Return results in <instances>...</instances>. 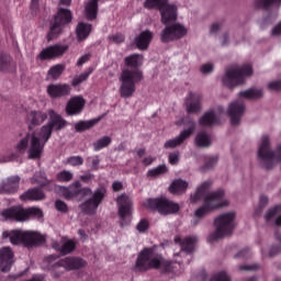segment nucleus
Here are the masks:
<instances>
[{"label": "nucleus", "mask_w": 281, "mask_h": 281, "mask_svg": "<svg viewBox=\"0 0 281 281\" xmlns=\"http://www.w3.org/2000/svg\"><path fill=\"white\" fill-rule=\"evenodd\" d=\"M49 121L40 128V132L26 133L15 145V151L24 155L27 151L30 159H41L45 145L54 131L59 132L67 125L66 120L54 110L48 111Z\"/></svg>", "instance_id": "f257e3e1"}, {"label": "nucleus", "mask_w": 281, "mask_h": 281, "mask_svg": "<svg viewBox=\"0 0 281 281\" xmlns=\"http://www.w3.org/2000/svg\"><path fill=\"white\" fill-rule=\"evenodd\" d=\"M212 188V181L206 180L202 182L194 193L190 196V202L192 204L199 203V201L203 200V204L198 207L193 213L192 225L198 226L201 223V220L205 218L207 215L212 214L214 211L227 209L231 204L229 199L227 198V193L225 190L220 189L217 191H213L207 193Z\"/></svg>", "instance_id": "f03ea898"}, {"label": "nucleus", "mask_w": 281, "mask_h": 281, "mask_svg": "<svg viewBox=\"0 0 281 281\" xmlns=\"http://www.w3.org/2000/svg\"><path fill=\"white\" fill-rule=\"evenodd\" d=\"M151 269H159L165 273L179 274V271L172 266V261L164 259L161 255L156 254L151 248H145L137 256L135 270L145 272Z\"/></svg>", "instance_id": "7ed1b4c3"}, {"label": "nucleus", "mask_w": 281, "mask_h": 281, "mask_svg": "<svg viewBox=\"0 0 281 281\" xmlns=\"http://www.w3.org/2000/svg\"><path fill=\"white\" fill-rule=\"evenodd\" d=\"M270 137L265 134L261 136L258 144L257 158L260 166L266 170H272L278 165H281V143H278L273 150H270Z\"/></svg>", "instance_id": "20e7f679"}, {"label": "nucleus", "mask_w": 281, "mask_h": 281, "mask_svg": "<svg viewBox=\"0 0 281 281\" xmlns=\"http://www.w3.org/2000/svg\"><path fill=\"white\" fill-rule=\"evenodd\" d=\"M237 213L227 211L218 214L214 220L215 231L207 236V243L214 244L229 237L236 227Z\"/></svg>", "instance_id": "39448f33"}, {"label": "nucleus", "mask_w": 281, "mask_h": 281, "mask_svg": "<svg viewBox=\"0 0 281 281\" xmlns=\"http://www.w3.org/2000/svg\"><path fill=\"white\" fill-rule=\"evenodd\" d=\"M144 76L139 69L122 68L119 81V93L122 99H131L136 93V83L142 82Z\"/></svg>", "instance_id": "423d86ee"}, {"label": "nucleus", "mask_w": 281, "mask_h": 281, "mask_svg": "<svg viewBox=\"0 0 281 281\" xmlns=\"http://www.w3.org/2000/svg\"><path fill=\"white\" fill-rule=\"evenodd\" d=\"M254 70L250 65L231 66L222 77V82L226 89L234 90L239 85H244L246 78H250Z\"/></svg>", "instance_id": "0eeeda50"}, {"label": "nucleus", "mask_w": 281, "mask_h": 281, "mask_svg": "<svg viewBox=\"0 0 281 281\" xmlns=\"http://www.w3.org/2000/svg\"><path fill=\"white\" fill-rule=\"evenodd\" d=\"M1 217L4 221L25 222L31 216L41 220L44 217V213L40 207L33 206L24 210L22 206H12L1 211Z\"/></svg>", "instance_id": "6e6552de"}, {"label": "nucleus", "mask_w": 281, "mask_h": 281, "mask_svg": "<svg viewBox=\"0 0 281 281\" xmlns=\"http://www.w3.org/2000/svg\"><path fill=\"white\" fill-rule=\"evenodd\" d=\"M146 8H158L161 14V23L170 25L177 21V5L168 3V0H146Z\"/></svg>", "instance_id": "1a4fd4ad"}, {"label": "nucleus", "mask_w": 281, "mask_h": 281, "mask_svg": "<svg viewBox=\"0 0 281 281\" xmlns=\"http://www.w3.org/2000/svg\"><path fill=\"white\" fill-rule=\"evenodd\" d=\"M144 207L157 211L160 215H172L179 212V203L166 198L148 199L144 202Z\"/></svg>", "instance_id": "9d476101"}, {"label": "nucleus", "mask_w": 281, "mask_h": 281, "mask_svg": "<svg viewBox=\"0 0 281 281\" xmlns=\"http://www.w3.org/2000/svg\"><path fill=\"white\" fill-rule=\"evenodd\" d=\"M184 125L186 127L183 128V131L180 132L178 136L165 143L164 145L165 149H172L181 146L184 140L192 137L194 132H196V122H194V120L188 119Z\"/></svg>", "instance_id": "9b49d317"}, {"label": "nucleus", "mask_w": 281, "mask_h": 281, "mask_svg": "<svg viewBox=\"0 0 281 281\" xmlns=\"http://www.w3.org/2000/svg\"><path fill=\"white\" fill-rule=\"evenodd\" d=\"M188 34V29L181 23L167 24L165 30L160 34L162 43H170V41H179Z\"/></svg>", "instance_id": "f8f14e48"}, {"label": "nucleus", "mask_w": 281, "mask_h": 281, "mask_svg": "<svg viewBox=\"0 0 281 281\" xmlns=\"http://www.w3.org/2000/svg\"><path fill=\"white\" fill-rule=\"evenodd\" d=\"M71 19V12L69 10L60 9L50 26V31L47 35L48 41H53V38H56L57 35L61 34L64 25L70 23Z\"/></svg>", "instance_id": "ddd939ff"}, {"label": "nucleus", "mask_w": 281, "mask_h": 281, "mask_svg": "<svg viewBox=\"0 0 281 281\" xmlns=\"http://www.w3.org/2000/svg\"><path fill=\"white\" fill-rule=\"evenodd\" d=\"M58 193L67 200H71L75 198H83L92 194V190L90 188H81L80 181H75L69 187H58Z\"/></svg>", "instance_id": "4468645a"}, {"label": "nucleus", "mask_w": 281, "mask_h": 281, "mask_svg": "<svg viewBox=\"0 0 281 281\" xmlns=\"http://www.w3.org/2000/svg\"><path fill=\"white\" fill-rule=\"evenodd\" d=\"M225 115V108L218 105L213 110L206 111L198 121L200 126L212 127L221 124V120Z\"/></svg>", "instance_id": "2eb2a0df"}, {"label": "nucleus", "mask_w": 281, "mask_h": 281, "mask_svg": "<svg viewBox=\"0 0 281 281\" xmlns=\"http://www.w3.org/2000/svg\"><path fill=\"white\" fill-rule=\"evenodd\" d=\"M105 196V189H98L93 192L92 198L85 201L80 209L87 215H94L98 211V207L102 203Z\"/></svg>", "instance_id": "dca6fc26"}, {"label": "nucleus", "mask_w": 281, "mask_h": 281, "mask_svg": "<svg viewBox=\"0 0 281 281\" xmlns=\"http://www.w3.org/2000/svg\"><path fill=\"white\" fill-rule=\"evenodd\" d=\"M48 119V114L43 111L32 110L26 113L25 122L29 128L27 134L30 133H41V130L34 131L36 127L44 124Z\"/></svg>", "instance_id": "f3484780"}, {"label": "nucleus", "mask_w": 281, "mask_h": 281, "mask_svg": "<svg viewBox=\"0 0 281 281\" xmlns=\"http://www.w3.org/2000/svg\"><path fill=\"white\" fill-rule=\"evenodd\" d=\"M245 111L246 105L241 99L234 100L228 104L226 114L231 117L232 125L236 126L240 123Z\"/></svg>", "instance_id": "a211bd4d"}, {"label": "nucleus", "mask_w": 281, "mask_h": 281, "mask_svg": "<svg viewBox=\"0 0 281 281\" xmlns=\"http://www.w3.org/2000/svg\"><path fill=\"white\" fill-rule=\"evenodd\" d=\"M119 216L122 222H126L133 214V199L127 194H121L116 199Z\"/></svg>", "instance_id": "6ab92c4d"}, {"label": "nucleus", "mask_w": 281, "mask_h": 281, "mask_svg": "<svg viewBox=\"0 0 281 281\" xmlns=\"http://www.w3.org/2000/svg\"><path fill=\"white\" fill-rule=\"evenodd\" d=\"M88 266V262L78 257H66L60 260H58L55 263V268H64L66 271H72V270H79L82 268H86Z\"/></svg>", "instance_id": "aec40b11"}, {"label": "nucleus", "mask_w": 281, "mask_h": 281, "mask_svg": "<svg viewBox=\"0 0 281 281\" xmlns=\"http://www.w3.org/2000/svg\"><path fill=\"white\" fill-rule=\"evenodd\" d=\"M86 104H87V101L85 100L83 97L75 95L70 98L66 104V109H65L66 114L68 116H78L83 112Z\"/></svg>", "instance_id": "412c9836"}, {"label": "nucleus", "mask_w": 281, "mask_h": 281, "mask_svg": "<svg viewBox=\"0 0 281 281\" xmlns=\"http://www.w3.org/2000/svg\"><path fill=\"white\" fill-rule=\"evenodd\" d=\"M173 241L176 245L180 246L181 255L184 252L192 254L199 243V236L192 235L182 239L180 235H176Z\"/></svg>", "instance_id": "4be33fe9"}, {"label": "nucleus", "mask_w": 281, "mask_h": 281, "mask_svg": "<svg viewBox=\"0 0 281 281\" xmlns=\"http://www.w3.org/2000/svg\"><path fill=\"white\" fill-rule=\"evenodd\" d=\"M67 49L68 47L64 45L48 46L41 50V53L38 54V58L40 60H53L54 58H59V56H64Z\"/></svg>", "instance_id": "5701e85b"}, {"label": "nucleus", "mask_w": 281, "mask_h": 281, "mask_svg": "<svg viewBox=\"0 0 281 281\" xmlns=\"http://www.w3.org/2000/svg\"><path fill=\"white\" fill-rule=\"evenodd\" d=\"M47 94L52 99H60L70 95L71 86L68 83H52L47 86Z\"/></svg>", "instance_id": "b1692460"}, {"label": "nucleus", "mask_w": 281, "mask_h": 281, "mask_svg": "<svg viewBox=\"0 0 281 281\" xmlns=\"http://www.w3.org/2000/svg\"><path fill=\"white\" fill-rule=\"evenodd\" d=\"M21 178L19 176H11L3 179L0 183L1 194H14L20 189Z\"/></svg>", "instance_id": "393cba45"}, {"label": "nucleus", "mask_w": 281, "mask_h": 281, "mask_svg": "<svg viewBox=\"0 0 281 281\" xmlns=\"http://www.w3.org/2000/svg\"><path fill=\"white\" fill-rule=\"evenodd\" d=\"M45 241V235L34 231H24V247L41 246L44 245Z\"/></svg>", "instance_id": "a878e982"}, {"label": "nucleus", "mask_w": 281, "mask_h": 281, "mask_svg": "<svg viewBox=\"0 0 281 281\" xmlns=\"http://www.w3.org/2000/svg\"><path fill=\"white\" fill-rule=\"evenodd\" d=\"M52 247L61 255H69L76 250V241L63 237L59 241H53Z\"/></svg>", "instance_id": "bb28decb"}, {"label": "nucleus", "mask_w": 281, "mask_h": 281, "mask_svg": "<svg viewBox=\"0 0 281 281\" xmlns=\"http://www.w3.org/2000/svg\"><path fill=\"white\" fill-rule=\"evenodd\" d=\"M14 254L10 247H3L0 249V270L2 272H9L13 265Z\"/></svg>", "instance_id": "cd10ccee"}, {"label": "nucleus", "mask_w": 281, "mask_h": 281, "mask_svg": "<svg viewBox=\"0 0 281 281\" xmlns=\"http://www.w3.org/2000/svg\"><path fill=\"white\" fill-rule=\"evenodd\" d=\"M3 238H9L13 246H24L25 231L12 229L2 233Z\"/></svg>", "instance_id": "c85d7f7f"}, {"label": "nucleus", "mask_w": 281, "mask_h": 281, "mask_svg": "<svg viewBox=\"0 0 281 281\" xmlns=\"http://www.w3.org/2000/svg\"><path fill=\"white\" fill-rule=\"evenodd\" d=\"M187 112L189 114H196L201 112V94L190 92L187 101Z\"/></svg>", "instance_id": "c756f323"}, {"label": "nucleus", "mask_w": 281, "mask_h": 281, "mask_svg": "<svg viewBox=\"0 0 281 281\" xmlns=\"http://www.w3.org/2000/svg\"><path fill=\"white\" fill-rule=\"evenodd\" d=\"M190 183L181 178L176 179L169 186V192L173 195H181L188 191Z\"/></svg>", "instance_id": "7c9ffc66"}, {"label": "nucleus", "mask_w": 281, "mask_h": 281, "mask_svg": "<svg viewBox=\"0 0 281 281\" xmlns=\"http://www.w3.org/2000/svg\"><path fill=\"white\" fill-rule=\"evenodd\" d=\"M45 199V193L37 189H29L26 192L20 195V200L23 202H29V201H43Z\"/></svg>", "instance_id": "2f4dec72"}, {"label": "nucleus", "mask_w": 281, "mask_h": 281, "mask_svg": "<svg viewBox=\"0 0 281 281\" xmlns=\"http://www.w3.org/2000/svg\"><path fill=\"white\" fill-rule=\"evenodd\" d=\"M154 38V33L150 31L142 32L135 40L138 49H147Z\"/></svg>", "instance_id": "473e14b6"}, {"label": "nucleus", "mask_w": 281, "mask_h": 281, "mask_svg": "<svg viewBox=\"0 0 281 281\" xmlns=\"http://www.w3.org/2000/svg\"><path fill=\"white\" fill-rule=\"evenodd\" d=\"M239 99L256 101L263 97L262 89L250 88L238 93Z\"/></svg>", "instance_id": "72a5a7b5"}, {"label": "nucleus", "mask_w": 281, "mask_h": 281, "mask_svg": "<svg viewBox=\"0 0 281 281\" xmlns=\"http://www.w3.org/2000/svg\"><path fill=\"white\" fill-rule=\"evenodd\" d=\"M194 144L198 148H209L212 146V135L205 131H201L195 135Z\"/></svg>", "instance_id": "f704fd0d"}, {"label": "nucleus", "mask_w": 281, "mask_h": 281, "mask_svg": "<svg viewBox=\"0 0 281 281\" xmlns=\"http://www.w3.org/2000/svg\"><path fill=\"white\" fill-rule=\"evenodd\" d=\"M125 67L123 69H138L144 64V56L139 54H133L124 59Z\"/></svg>", "instance_id": "c9c22d12"}, {"label": "nucleus", "mask_w": 281, "mask_h": 281, "mask_svg": "<svg viewBox=\"0 0 281 281\" xmlns=\"http://www.w3.org/2000/svg\"><path fill=\"white\" fill-rule=\"evenodd\" d=\"M99 0H89L85 7V16L88 21H94L98 16Z\"/></svg>", "instance_id": "e433bc0d"}, {"label": "nucleus", "mask_w": 281, "mask_h": 281, "mask_svg": "<svg viewBox=\"0 0 281 281\" xmlns=\"http://www.w3.org/2000/svg\"><path fill=\"white\" fill-rule=\"evenodd\" d=\"M92 32V25L88 23L80 22L76 27V35L78 41H86Z\"/></svg>", "instance_id": "4c0bfd02"}, {"label": "nucleus", "mask_w": 281, "mask_h": 281, "mask_svg": "<svg viewBox=\"0 0 281 281\" xmlns=\"http://www.w3.org/2000/svg\"><path fill=\"white\" fill-rule=\"evenodd\" d=\"M100 119H92L89 121H80L75 124V131L76 132H86L94 127L97 124H99Z\"/></svg>", "instance_id": "58836bf2"}, {"label": "nucleus", "mask_w": 281, "mask_h": 281, "mask_svg": "<svg viewBox=\"0 0 281 281\" xmlns=\"http://www.w3.org/2000/svg\"><path fill=\"white\" fill-rule=\"evenodd\" d=\"M281 214V205H274L270 207L265 214V221L268 224H274L278 215Z\"/></svg>", "instance_id": "ea45409f"}, {"label": "nucleus", "mask_w": 281, "mask_h": 281, "mask_svg": "<svg viewBox=\"0 0 281 281\" xmlns=\"http://www.w3.org/2000/svg\"><path fill=\"white\" fill-rule=\"evenodd\" d=\"M65 71V66L61 64H57L55 66H53L52 68H49L48 72H47V79L48 80H58V78H60V76L64 74Z\"/></svg>", "instance_id": "a19ab883"}, {"label": "nucleus", "mask_w": 281, "mask_h": 281, "mask_svg": "<svg viewBox=\"0 0 281 281\" xmlns=\"http://www.w3.org/2000/svg\"><path fill=\"white\" fill-rule=\"evenodd\" d=\"M112 144V137L111 136H103L97 139L93 143V150L94 151H101L104 148H108Z\"/></svg>", "instance_id": "79ce46f5"}, {"label": "nucleus", "mask_w": 281, "mask_h": 281, "mask_svg": "<svg viewBox=\"0 0 281 281\" xmlns=\"http://www.w3.org/2000/svg\"><path fill=\"white\" fill-rule=\"evenodd\" d=\"M56 180L61 183H69L74 180V172L70 170H61L57 172Z\"/></svg>", "instance_id": "37998d69"}, {"label": "nucleus", "mask_w": 281, "mask_h": 281, "mask_svg": "<svg viewBox=\"0 0 281 281\" xmlns=\"http://www.w3.org/2000/svg\"><path fill=\"white\" fill-rule=\"evenodd\" d=\"M12 65V58L10 55L1 54L0 55V71H9Z\"/></svg>", "instance_id": "c03bdc74"}, {"label": "nucleus", "mask_w": 281, "mask_h": 281, "mask_svg": "<svg viewBox=\"0 0 281 281\" xmlns=\"http://www.w3.org/2000/svg\"><path fill=\"white\" fill-rule=\"evenodd\" d=\"M166 172H168V167H166V165H159L158 167L148 170L147 176L150 178H157L166 175Z\"/></svg>", "instance_id": "a18cd8bd"}, {"label": "nucleus", "mask_w": 281, "mask_h": 281, "mask_svg": "<svg viewBox=\"0 0 281 281\" xmlns=\"http://www.w3.org/2000/svg\"><path fill=\"white\" fill-rule=\"evenodd\" d=\"M85 162V159L81 156H71L67 159V165L71 167H80Z\"/></svg>", "instance_id": "49530a36"}, {"label": "nucleus", "mask_w": 281, "mask_h": 281, "mask_svg": "<svg viewBox=\"0 0 281 281\" xmlns=\"http://www.w3.org/2000/svg\"><path fill=\"white\" fill-rule=\"evenodd\" d=\"M210 281H232L231 277L225 271L213 274Z\"/></svg>", "instance_id": "de8ad7c7"}, {"label": "nucleus", "mask_w": 281, "mask_h": 281, "mask_svg": "<svg viewBox=\"0 0 281 281\" xmlns=\"http://www.w3.org/2000/svg\"><path fill=\"white\" fill-rule=\"evenodd\" d=\"M200 71L203 74V76H210V74L214 71V64L211 61L203 64L200 67Z\"/></svg>", "instance_id": "09e8293b"}, {"label": "nucleus", "mask_w": 281, "mask_h": 281, "mask_svg": "<svg viewBox=\"0 0 281 281\" xmlns=\"http://www.w3.org/2000/svg\"><path fill=\"white\" fill-rule=\"evenodd\" d=\"M89 76H90V72H83L75 77L71 81L72 87H78V85H81L82 82H85V80H88Z\"/></svg>", "instance_id": "8fccbe9b"}, {"label": "nucleus", "mask_w": 281, "mask_h": 281, "mask_svg": "<svg viewBox=\"0 0 281 281\" xmlns=\"http://www.w3.org/2000/svg\"><path fill=\"white\" fill-rule=\"evenodd\" d=\"M281 0H256L255 4L258 8H268L269 5L273 3H280Z\"/></svg>", "instance_id": "3c124183"}, {"label": "nucleus", "mask_w": 281, "mask_h": 281, "mask_svg": "<svg viewBox=\"0 0 281 281\" xmlns=\"http://www.w3.org/2000/svg\"><path fill=\"white\" fill-rule=\"evenodd\" d=\"M55 209L59 213H67L68 212V205L65 201L56 200L55 201Z\"/></svg>", "instance_id": "603ef678"}, {"label": "nucleus", "mask_w": 281, "mask_h": 281, "mask_svg": "<svg viewBox=\"0 0 281 281\" xmlns=\"http://www.w3.org/2000/svg\"><path fill=\"white\" fill-rule=\"evenodd\" d=\"M148 228H149V222L147 220H142L136 226V229L138 231V233H146Z\"/></svg>", "instance_id": "864d4df0"}, {"label": "nucleus", "mask_w": 281, "mask_h": 281, "mask_svg": "<svg viewBox=\"0 0 281 281\" xmlns=\"http://www.w3.org/2000/svg\"><path fill=\"white\" fill-rule=\"evenodd\" d=\"M260 269L258 263H250V265H241L239 266L240 271H257Z\"/></svg>", "instance_id": "5fc2aeb1"}, {"label": "nucleus", "mask_w": 281, "mask_h": 281, "mask_svg": "<svg viewBox=\"0 0 281 281\" xmlns=\"http://www.w3.org/2000/svg\"><path fill=\"white\" fill-rule=\"evenodd\" d=\"M218 164V157L217 156H213L211 157L207 162L204 165L205 170H211L212 168L215 167V165Z\"/></svg>", "instance_id": "6e6d98bb"}, {"label": "nucleus", "mask_w": 281, "mask_h": 281, "mask_svg": "<svg viewBox=\"0 0 281 281\" xmlns=\"http://www.w3.org/2000/svg\"><path fill=\"white\" fill-rule=\"evenodd\" d=\"M268 89L270 91H281V80L269 82L268 83Z\"/></svg>", "instance_id": "4d7b16f0"}, {"label": "nucleus", "mask_w": 281, "mask_h": 281, "mask_svg": "<svg viewBox=\"0 0 281 281\" xmlns=\"http://www.w3.org/2000/svg\"><path fill=\"white\" fill-rule=\"evenodd\" d=\"M169 164L171 166H177L179 164V151L169 154Z\"/></svg>", "instance_id": "13d9d810"}, {"label": "nucleus", "mask_w": 281, "mask_h": 281, "mask_svg": "<svg viewBox=\"0 0 281 281\" xmlns=\"http://www.w3.org/2000/svg\"><path fill=\"white\" fill-rule=\"evenodd\" d=\"M31 10L33 14H38V10H40L38 0H32Z\"/></svg>", "instance_id": "bf43d9fd"}, {"label": "nucleus", "mask_w": 281, "mask_h": 281, "mask_svg": "<svg viewBox=\"0 0 281 281\" xmlns=\"http://www.w3.org/2000/svg\"><path fill=\"white\" fill-rule=\"evenodd\" d=\"M112 190H113L114 192H120V191H122V190H123V183H122L121 181H114V182L112 183Z\"/></svg>", "instance_id": "052dcab7"}, {"label": "nucleus", "mask_w": 281, "mask_h": 281, "mask_svg": "<svg viewBox=\"0 0 281 281\" xmlns=\"http://www.w3.org/2000/svg\"><path fill=\"white\" fill-rule=\"evenodd\" d=\"M32 184H40L41 187H45V177L43 176V173H41V180L33 178Z\"/></svg>", "instance_id": "680f3d73"}, {"label": "nucleus", "mask_w": 281, "mask_h": 281, "mask_svg": "<svg viewBox=\"0 0 281 281\" xmlns=\"http://www.w3.org/2000/svg\"><path fill=\"white\" fill-rule=\"evenodd\" d=\"M92 179H93L92 173H86V175L80 176V180L85 183L91 182Z\"/></svg>", "instance_id": "e2e57ef3"}, {"label": "nucleus", "mask_w": 281, "mask_h": 281, "mask_svg": "<svg viewBox=\"0 0 281 281\" xmlns=\"http://www.w3.org/2000/svg\"><path fill=\"white\" fill-rule=\"evenodd\" d=\"M88 60H89V55H85V56L80 57L77 61L78 67H81L82 65L88 63Z\"/></svg>", "instance_id": "0e129e2a"}, {"label": "nucleus", "mask_w": 281, "mask_h": 281, "mask_svg": "<svg viewBox=\"0 0 281 281\" xmlns=\"http://www.w3.org/2000/svg\"><path fill=\"white\" fill-rule=\"evenodd\" d=\"M281 34V22L272 30V36H279Z\"/></svg>", "instance_id": "69168bd1"}, {"label": "nucleus", "mask_w": 281, "mask_h": 281, "mask_svg": "<svg viewBox=\"0 0 281 281\" xmlns=\"http://www.w3.org/2000/svg\"><path fill=\"white\" fill-rule=\"evenodd\" d=\"M113 41H114V43H123V41H125V37H124V35L119 34V35L113 36Z\"/></svg>", "instance_id": "338daca9"}, {"label": "nucleus", "mask_w": 281, "mask_h": 281, "mask_svg": "<svg viewBox=\"0 0 281 281\" xmlns=\"http://www.w3.org/2000/svg\"><path fill=\"white\" fill-rule=\"evenodd\" d=\"M44 277L41 274H35L30 281H43Z\"/></svg>", "instance_id": "774afa93"}]
</instances>
